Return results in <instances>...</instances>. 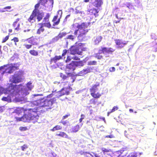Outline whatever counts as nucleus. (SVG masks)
I'll use <instances>...</instances> for the list:
<instances>
[{
	"mask_svg": "<svg viewBox=\"0 0 157 157\" xmlns=\"http://www.w3.org/2000/svg\"><path fill=\"white\" fill-rule=\"evenodd\" d=\"M6 91L10 94L7 97H3L2 100L8 102H11V98L14 96L18 94L24 96L28 94L27 89L24 88L22 84L16 85L10 83L6 89Z\"/></svg>",
	"mask_w": 157,
	"mask_h": 157,
	"instance_id": "f257e3e1",
	"label": "nucleus"
},
{
	"mask_svg": "<svg viewBox=\"0 0 157 157\" xmlns=\"http://www.w3.org/2000/svg\"><path fill=\"white\" fill-rule=\"evenodd\" d=\"M24 122H29L33 121V122L37 121L39 116L37 112L34 109H27L23 115Z\"/></svg>",
	"mask_w": 157,
	"mask_h": 157,
	"instance_id": "f03ea898",
	"label": "nucleus"
},
{
	"mask_svg": "<svg viewBox=\"0 0 157 157\" xmlns=\"http://www.w3.org/2000/svg\"><path fill=\"white\" fill-rule=\"evenodd\" d=\"M114 51L115 49L111 47H101V49H99L98 52L95 54V57L98 59H101L103 58L102 53L112 54Z\"/></svg>",
	"mask_w": 157,
	"mask_h": 157,
	"instance_id": "7ed1b4c3",
	"label": "nucleus"
},
{
	"mask_svg": "<svg viewBox=\"0 0 157 157\" xmlns=\"http://www.w3.org/2000/svg\"><path fill=\"white\" fill-rule=\"evenodd\" d=\"M22 77V73L20 71H19L17 73H15L12 76L9 81L11 82V83L12 84L18 83L22 81L23 79Z\"/></svg>",
	"mask_w": 157,
	"mask_h": 157,
	"instance_id": "20e7f679",
	"label": "nucleus"
},
{
	"mask_svg": "<svg viewBox=\"0 0 157 157\" xmlns=\"http://www.w3.org/2000/svg\"><path fill=\"white\" fill-rule=\"evenodd\" d=\"M99 86V83L94 85L90 89V95L94 98H98L101 96V94L99 92H97L96 93H95L96 91L98 90V87Z\"/></svg>",
	"mask_w": 157,
	"mask_h": 157,
	"instance_id": "39448f33",
	"label": "nucleus"
},
{
	"mask_svg": "<svg viewBox=\"0 0 157 157\" xmlns=\"http://www.w3.org/2000/svg\"><path fill=\"white\" fill-rule=\"evenodd\" d=\"M90 24V23H86L85 22H83L81 24H78L77 26L78 29L75 30L74 34L75 36H77L78 35V31L79 30H87L88 33L89 30V29H88V28Z\"/></svg>",
	"mask_w": 157,
	"mask_h": 157,
	"instance_id": "423d86ee",
	"label": "nucleus"
},
{
	"mask_svg": "<svg viewBox=\"0 0 157 157\" xmlns=\"http://www.w3.org/2000/svg\"><path fill=\"white\" fill-rule=\"evenodd\" d=\"M56 100L55 98H53L49 99H46L44 101L42 107H46V109H51L53 104L55 103Z\"/></svg>",
	"mask_w": 157,
	"mask_h": 157,
	"instance_id": "0eeeda50",
	"label": "nucleus"
},
{
	"mask_svg": "<svg viewBox=\"0 0 157 157\" xmlns=\"http://www.w3.org/2000/svg\"><path fill=\"white\" fill-rule=\"evenodd\" d=\"M4 65L5 69L2 72L3 74H11L13 73L14 71L18 69V67H16L12 64H7Z\"/></svg>",
	"mask_w": 157,
	"mask_h": 157,
	"instance_id": "6e6552de",
	"label": "nucleus"
},
{
	"mask_svg": "<svg viewBox=\"0 0 157 157\" xmlns=\"http://www.w3.org/2000/svg\"><path fill=\"white\" fill-rule=\"evenodd\" d=\"M76 43H75V45L71 46L69 48V50L70 51V54L73 55H82V52L79 50V47L76 45Z\"/></svg>",
	"mask_w": 157,
	"mask_h": 157,
	"instance_id": "1a4fd4ad",
	"label": "nucleus"
},
{
	"mask_svg": "<svg viewBox=\"0 0 157 157\" xmlns=\"http://www.w3.org/2000/svg\"><path fill=\"white\" fill-rule=\"evenodd\" d=\"M50 17V14L49 13H47L45 16L44 18L43 22L40 23V24L44 25V26L50 29L51 27V25L49 21V19Z\"/></svg>",
	"mask_w": 157,
	"mask_h": 157,
	"instance_id": "9d476101",
	"label": "nucleus"
},
{
	"mask_svg": "<svg viewBox=\"0 0 157 157\" xmlns=\"http://www.w3.org/2000/svg\"><path fill=\"white\" fill-rule=\"evenodd\" d=\"M87 33V30H79L77 36L78 40L81 41L84 40L86 37V34Z\"/></svg>",
	"mask_w": 157,
	"mask_h": 157,
	"instance_id": "9b49d317",
	"label": "nucleus"
},
{
	"mask_svg": "<svg viewBox=\"0 0 157 157\" xmlns=\"http://www.w3.org/2000/svg\"><path fill=\"white\" fill-rule=\"evenodd\" d=\"M40 4L45 7H52L54 3L53 0H40Z\"/></svg>",
	"mask_w": 157,
	"mask_h": 157,
	"instance_id": "f8f14e48",
	"label": "nucleus"
},
{
	"mask_svg": "<svg viewBox=\"0 0 157 157\" xmlns=\"http://www.w3.org/2000/svg\"><path fill=\"white\" fill-rule=\"evenodd\" d=\"M69 93V91L68 90L67 88L63 87L60 91L57 92V94L56 96V98H59L64 95H68Z\"/></svg>",
	"mask_w": 157,
	"mask_h": 157,
	"instance_id": "ddd939ff",
	"label": "nucleus"
},
{
	"mask_svg": "<svg viewBox=\"0 0 157 157\" xmlns=\"http://www.w3.org/2000/svg\"><path fill=\"white\" fill-rule=\"evenodd\" d=\"M66 71L69 72L73 71L76 68V65L74 61L72 62L69 64H67L66 66Z\"/></svg>",
	"mask_w": 157,
	"mask_h": 157,
	"instance_id": "4468645a",
	"label": "nucleus"
},
{
	"mask_svg": "<svg viewBox=\"0 0 157 157\" xmlns=\"http://www.w3.org/2000/svg\"><path fill=\"white\" fill-rule=\"evenodd\" d=\"M103 4L102 0H94V2H91V4L97 8L101 7Z\"/></svg>",
	"mask_w": 157,
	"mask_h": 157,
	"instance_id": "2eb2a0df",
	"label": "nucleus"
},
{
	"mask_svg": "<svg viewBox=\"0 0 157 157\" xmlns=\"http://www.w3.org/2000/svg\"><path fill=\"white\" fill-rule=\"evenodd\" d=\"M27 40L29 43L32 44V45H37L38 44V39L34 37H32L27 39Z\"/></svg>",
	"mask_w": 157,
	"mask_h": 157,
	"instance_id": "dca6fc26",
	"label": "nucleus"
},
{
	"mask_svg": "<svg viewBox=\"0 0 157 157\" xmlns=\"http://www.w3.org/2000/svg\"><path fill=\"white\" fill-rule=\"evenodd\" d=\"M92 69L90 67H87V68L83 69L81 71H80L78 73V75L79 76H83L86 74L91 72Z\"/></svg>",
	"mask_w": 157,
	"mask_h": 157,
	"instance_id": "f3484780",
	"label": "nucleus"
},
{
	"mask_svg": "<svg viewBox=\"0 0 157 157\" xmlns=\"http://www.w3.org/2000/svg\"><path fill=\"white\" fill-rule=\"evenodd\" d=\"M20 20V18H17L13 22L12 25L13 27L14 28L15 30L18 31L20 29V24H17V22Z\"/></svg>",
	"mask_w": 157,
	"mask_h": 157,
	"instance_id": "a211bd4d",
	"label": "nucleus"
},
{
	"mask_svg": "<svg viewBox=\"0 0 157 157\" xmlns=\"http://www.w3.org/2000/svg\"><path fill=\"white\" fill-rule=\"evenodd\" d=\"M36 12L35 10H33L29 18L28 19V21L29 22L33 23V21H35V18L36 17Z\"/></svg>",
	"mask_w": 157,
	"mask_h": 157,
	"instance_id": "6ab92c4d",
	"label": "nucleus"
},
{
	"mask_svg": "<svg viewBox=\"0 0 157 157\" xmlns=\"http://www.w3.org/2000/svg\"><path fill=\"white\" fill-rule=\"evenodd\" d=\"M115 41L116 44L120 48H123L127 44V43H123L121 40L120 39L115 40Z\"/></svg>",
	"mask_w": 157,
	"mask_h": 157,
	"instance_id": "aec40b11",
	"label": "nucleus"
},
{
	"mask_svg": "<svg viewBox=\"0 0 157 157\" xmlns=\"http://www.w3.org/2000/svg\"><path fill=\"white\" fill-rule=\"evenodd\" d=\"M87 12H89V14L91 15H94L95 17L98 15V14H97L98 13V11L97 9L94 8L88 10Z\"/></svg>",
	"mask_w": 157,
	"mask_h": 157,
	"instance_id": "412c9836",
	"label": "nucleus"
},
{
	"mask_svg": "<svg viewBox=\"0 0 157 157\" xmlns=\"http://www.w3.org/2000/svg\"><path fill=\"white\" fill-rule=\"evenodd\" d=\"M58 16L57 15L55 16L52 20V22H53V26H55L59 25L60 22V18L58 19Z\"/></svg>",
	"mask_w": 157,
	"mask_h": 157,
	"instance_id": "4be33fe9",
	"label": "nucleus"
},
{
	"mask_svg": "<svg viewBox=\"0 0 157 157\" xmlns=\"http://www.w3.org/2000/svg\"><path fill=\"white\" fill-rule=\"evenodd\" d=\"M27 109H25L23 107H18L15 110V112L17 114H20L23 112L24 113Z\"/></svg>",
	"mask_w": 157,
	"mask_h": 157,
	"instance_id": "5701e85b",
	"label": "nucleus"
},
{
	"mask_svg": "<svg viewBox=\"0 0 157 157\" xmlns=\"http://www.w3.org/2000/svg\"><path fill=\"white\" fill-rule=\"evenodd\" d=\"M56 136H57L60 137L62 138L69 139L68 136L65 132H60L59 133H57Z\"/></svg>",
	"mask_w": 157,
	"mask_h": 157,
	"instance_id": "b1692460",
	"label": "nucleus"
},
{
	"mask_svg": "<svg viewBox=\"0 0 157 157\" xmlns=\"http://www.w3.org/2000/svg\"><path fill=\"white\" fill-rule=\"evenodd\" d=\"M39 25H40V27L36 31V34L38 35H40L42 33H43L44 31V29L43 28L44 26V25L43 24H39Z\"/></svg>",
	"mask_w": 157,
	"mask_h": 157,
	"instance_id": "393cba45",
	"label": "nucleus"
},
{
	"mask_svg": "<svg viewBox=\"0 0 157 157\" xmlns=\"http://www.w3.org/2000/svg\"><path fill=\"white\" fill-rule=\"evenodd\" d=\"M62 59V56H55L54 57L50 59V63H56L57 61Z\"/></svg>",
	"mask_w": 157,
	"mask_h": 157,
	"instance_id": "a878e982",
	"label": "nucleus"
},
{
	"mask_svg": "<svg viewBox=\"0 0 157 157\" xmlns=\"http://www.w3.org/2000/svg\"><path fill=\"white\" fill-rule=\"evenodd\" d=\"M36 14L38 21H40L44 17V13H40V11H39L36 12Z\"/></svg>",
	"mask_w": 157,
	"mask_h": 157,
	"instance_id": "bb28decb",
	"label": "nucleus"
},
{
	"mask_svg": "<svg viewBox=\"0 0 157 157\" xmlns=\"http://www.w3.org/2000/svg\"><path fill=\"white\" fill-rule=\"evenodd\" d=\"M80 129L79 125L77 124L72 127L71 129V132L75 133L78 132Z\"/></svg>",
	"mask_w": 157,
	"mask_h": 157,
	"instance_id": "cd10ccee",
	"label": "nucleus"
},
{
	"mask_svg": "<svg viewBox=\"0 0 157 157\" xmlns=\"http://www.w3.org/2000/svg\"><path fill=\"white\" fill-rule=\"evenodd\" d=\"M67 34V33L65 32L60 33L55 38H56V40H58L60 39H61L63 37L65 36Z\"/></svg>",
	"mask_w": 157,
	"mask_h": 157,
	"instance_id": "c85d7f7f",
	"label": "nucleus"
},
{
	"mask_svg": "<svg viewBox=\"0 0 157 157\" xmlns=\"http://www.w3.org/2000/svg\"><path fill=\"white\" fill-rule=\"evenodd\" d=\"M29 53L32 56H37L38 55V52L34 49L30 50L29 51Z\"/></svg>",
	"mask_w": 157,
	"mask_h": 157,
	"instance_id": "c756f323",
	"label": "nucleus"
},
{
	"mask_svg": "<svg viewBox=\"0 0 157 157\" xmlns=\"http://www.w3.org/2000/svg\"><path fill=\"white\" fill-rule=\"evenodd\" d=\"M101 150L104 154H106L108 155H109V153L111 151V150L110 149H106L104 147L101 148Z\"/></svg>",
	"mask_w": 157,
	"mask_h": 157,
	"instance_id": "7c9ffc66",
	"label": "nucleus"
},
{
	"mask_svg": "<svg viewBox=\"0 0 157 157\" xmlns=\"http://www.w3.org/2000/svg\"><path fill=\"white\" fill-rule=\"evenodd\" d=\"M76 65V67L78 66L82 67L84 65V63L82 61H74Z\"/></svg>",
	"mask_w": 157,
	"mask_h": 157,
	"instance_id": "2f4dec72",
	"label": "nucleus"
},
{
	"mask_svg": "<svg viewBox=\"0 0 157 157\" xmlns=\"http://www.w3.org/2000/svg\"><path fill=\"white\" fill-rule=\"evenodd\" d=\"M62 127L60 125H57L54 127L52 129H51V131L54 132L55 131L60 130L62 129Z\"/></svg>",
	"mask_w": 157,
	"mask_h": 157,
	"instance_id": "473e14b6",
	"label": "nucleus"
},
{
	"mask_svg": "<svg viewBox=\"0 0 157 157\" xmlns=\"http://www.w3.org/2000/svg\"><path fill=\"white\" fill-rule=\"evenodd\" d=\"M102 39V37L101 36H98L96 37V38L94 40L95 43L96 44H98L101 41Z\"/></svg>",
	"mask_w": 157,
	"mask_h": 157,
	"instance_id": "72a5a7b5",
	"label": "nucleus"
},
{
	"mask_svg": "<svg viewBox=\"0 0 157 157\" xmlns=\"http://www.w3.org/2000/svg\"><path fill=\"white\" fill-rule=\"evenodd\" d=\"M76 36H75L74 35H70L67 36V37L65 39H70L73 40L75 39V38L76 37Z\"/></svg>",
	"mask_w": 157,
	"mask_h": 157,
	"instance_id": "f704fd0d",
	"label": "nucleus"
},
{
	"mask_svg": "<svg viewBox=\"0 0 157 157\" xmlns=\"http://www.w3.org/2000/svg\"><path fill=\"white\" fill-rule=\"evenodd\" d=\"M97 102V101L94 98H92L90 100V104H93L95 105Z\"/></svg>",
	"mask_w": 157,
	"mask_h": 157,
	"instance_id": "c9c22d12",
	"label": "nucleus"
},
{
	"mask_svg": "<svg viewBox=\"0 0 157 157\" xmlns=\"http://www.w3.org/2000/svg\"><path fill=\"white\" fill-rule=\"evenodd\" d=\"M40 4V2L39 1V2L35 6V9L33 10H35L36 11V13L37 12L39 11L37 9L39 7Z\"/></svg>",
	"mask_w": 157,
	"mask_h": 157,
	"instance_id": "e433bc0d",
	"label": "nucleus"
},
{
	"mask_svg": "<svg viewBox=\"0 0 157 157\" xmlns=\"http://www.w3.org/2000/svg\"><path fill=\"white\" fill-rule=\"evenodd\" d=\"M60 76L64 80L67 79L68 77V76L64 75L62 73H60Z\"/></svg>",
	"mask_w": 157,
	"mask_h": 157,
	"instance_id": "4c0bfd02",
	"label": "nucleus"
},
{
	"mask_svg": "<svg viewBox=\"0 0 157 157\" xmlns=\"http://www.w3.org/2000/svg\"><path fill=\"white\" fill-rule=\"evenodd\" d=\"M5 65H3L2 66H1L0 67V75H3L4 74L3 73V70H4L5 69Z\"/></svg>",
	"mask_w": 157,
	"mask_h": 157,
	"instance_id": "58836bf2",
	"label": "nucleus"
},
{
	"mask_svg": "<svg viewBox=\"0 0 157 157\" xmlns=\"http://www.w3.org/2000/svg\"><path fill=\"white\" fill-rule=\"evenodd\" d=\"M15 118L17 121H22L24 122V121L23 120L24 119L23 116L21 117H15Z\"/></svg>",
	"mask_w": 157,
	"mask_h": 157,
	"instance_id": "ea45409f",
	"label": "nucleus"
},
{
	"mask_svg": "<svg viewBox=\"0 0 157 157\" xmlns=\"http://www.w3.org/2000/svg\"><path fill=\"white\" fill-rule=\"evenodd\" d=\"M19 130L21 131H24L27 130V128L26 127H20L19 128Z\"/></svg>",
	"mask_w": 157,
	"mask_h": 157,
	"instance_id": "a19ab883",
	"label": "nucleus"
},
{
	"mask_svg": "<svg viewBox=\"0 0 157 157\" xmlns=\"http://www.w3.org/2000/svg\"><path fill=\"white\" fill-rule=\"evenodd\" d=\"M28 146L25 144H24L23 146L21 147V150L22 151H24L26 149L28 148Z\"/></svg>",
	"mask_w": 157,
	"mask_h": 157,
	"instance_id": "79ce46f5",
	"label": "nucleus"
},
{
	"mask_svg": "<svg viewBox=\"0 0 157 157\" xmlns=\"http://www.w3.org/2000/svg\"><path fill=\"white\" fill-rule=\"evenodd\" d=\"M97 64V62L95 61H90L88 63L89 65H95Z\"/></svg>",
	"mask_w": 157,
	"mask_h": 157,
	"instance_id": "37998d69",
	"label": "nucleus"
},
{
	"mask_svg": "<svg viewBox=\"0 0 157 157\" xmlns=\"http://www.w3.org/2000/svg\"><path fill=\"white\" fill-rule=\"evenodd\" d=\"M24 45L27 49H28L31 48H32V44H24Z\"/></svg>",
	"mask_w": 157,
	"mask_h": 157,
	"instance_id": "c03bdc74",
	"label": "nucleus"
},
{
	"mask_svg": "<svg viewBox=\"0 0 157 157\" xmlns=\"http://www.w3.org/2000/svg\"><path fill=\"white\" fill-rule=\"evenodd\" d=\"M11 40L13 41L15 43V44L16 45V43L19 41V39L17 37H14Z\"/></svg>",
	"mask_w": 157,
	"mask_h": 157,
	"instance_id": "a18cd8bd",
	"label": "nucleus"
},
{
	"mask_svg": "<svg viewBox=\"0 0 157 157\" xmlns=\"http://www.w3.org/2000/svg\"><path fill=\"white\" fill-rule=\"evenodd\" d=\"M9 37V35L6 36L4 38L2 39V43H4L7 40H8Z\"/></svg>",
	"mask_w": 157,
	"mask_h": 157,
	"instance_id": "49530a36",
	"label": "nucleus"
},
{
	"mask_svg": "<svg viewBox=\"0 0 157 157\" xmlns=\"http://www.w3.org/2000/svg\"><path fill=\"white\" fill-rule=\"evenodd\" d=\"M60 123H62L63 125L66 126L69 123V122L67 121H62Z\"/></svg>",
	"mask_w": 157,
	"mask_h": 157,
	"instance_id": "de8ad7c7",
	"label": "nucleus"
},
{
	"mask_svg": "<svg viewBox=\"0 0 157 157\" xmlns=\"http://www.w3.org/2000/svg\"><path fill=\"white\" fill-rule=\"evenodd\" d=\"M132 4L130 2H128L127 3V7L129 9L132 8Z\"/></svg>",
	"mask_w": 157,
	"mask_h": 157,
	"instance_id": "09e8293b",
	"label": "nucleus"
},
{
	"mask_svg": "<svg viewBox=\"0 0 157 157\" xmlns=\"http://www.w3.org/2000/svg\"><path fill=\"white\" fill-rule=\"evenodd\" d=\"M67 51L66 49H64L63 51V53L62 55V57L65 56L67 52Z\"/></svg>",
	"mask_w": 157,
	"mask_h": 157,
	"instance_id": "8fccbe9b",
	"label": "nucleus"
},
{
	"mask_svg": "<svg viewBox=\"0 0 157 157\" xmlns=\"http://www.w3.org/2000/svg\"><path fill=\"white\" fill-rule=\"evenodd\" d=\"M118 109V108L117 106H114L111 110V111L112 113L114 112L115 110H117Z\"/></svg>",
	"mask_w": 157,
	"mask_h": 157,
	"instance_id": "3c124183",
	"label": "nucleus"
},
{
	"mask_svg": "<svg viewBox=\"0 0 157 157\" xmlns=\"http://www.w3.org/2000/svg\"><path fill=\"white\" fill-rule=\"evenodd\" d=\"M62 83V85H63L64 86H65V85H67L68 86V87L70 88V86H69V82H63Z\"/></svg>",
	"mask_w": 157,
	"mask_h": 157,
	"instance_id": "603ef678",
	"label": "nucleus"
},
{
	"mask_svg": "<svg viewBox=\"0 0 157 157\" xmlns=\"http://www.w3.org/2000/svg\"><path fill=\"white\" fill-rule=\"evenodd\" d=\"M109 71L110 72H114L115 70V68L114 67H112L110 68L109 69Z\"/></svg>",
	"mask_w": 157,
	"mask_h": 157,
	"instance_id": "864d4df0",
	"label": "nucleus"
},
{
	"mask_svg": "<svg viewBox=\"0 0 157 157\" xmlns=\"http://www.w3.org/2000/svg\"><path fill=\"white\" fill-rule=\"evenodd\" d=\"M153 47L155 51V52H157V43Z\"/></svg>",
	"mask_w": 157,
	"mask_h": 157,
	"instance_id": "5fc2aeb1",
	"label": "nucleus"
},
{
	"mask_svg": "<svg viewBox=\"0 0 157 157\" xmlns=\"http://www.w3.org/2000/svg\"><path fill=\"white\" fill-rule=\"evenodd\" d=\"M72 59L75 60H79L80 58L77 56H74L72 57Z\"/></svg>",
	"mask_w": 157,
	"mask_h": 157,
	"instance_id": "6e6d98bb",
	"label": "nucleus"
},
{
	"mask_svg": "<svg viewBox=\"0 0 157 157\" xmlns=\"http://www.w3.org/2000/svg\"><path fill=\"white\" fill-rule=\"evenodd\" d=\"M70 114L69 113H68L67 114H66L62 118V119L63 120H64L67 117H68L70 116Z\"/></svg>",
	"mask_w": 157,
	"mask_h": 157,
	"instance_id": "4d7b16f0",
	"label": "nucleus"
},
{
	"mask_svg": "<svg viewBox=\"0 0 157 157\" xmlns=\"http://www.w3.org/2000/svg\"><path fill=\"white\" fill-rule=\"evenodd\" d=\"M71 58L70 56H67V58L66 60V62H69L71 60Z\"/></svg>",
	"mask_w": 157,
	"mask_h": 157,
	"instance_id": "13d9d810",
	"label": "nucleus"
},
{
	"mask_svg": "<svg viewBox=\"0 0 157 157\" xmlns=\"http://www.w3.org/2000/svg\"><path fill=\"white\" fill-rule=\"evenodd\" d=\"M105 138H112L114 137V136L113 135H107L105 136Z\"/></svg>",
	"mask_w": 157,
	"mask_h": 157,
	"instance_id": "bf43d9fd",
	"label": "nucleus"
},
{
	"mask_svg": "<svg viewBox=\"0 0 157 157\" xmlns=\"http://www.w3.org/2000/svg\"><path fill=\"white\" fill-rule=\"evenodd\" d=\"M49 157H59L56 155H54L52 153L51 155H49Z\"/></svg>",
	"mask_w": 157,
	"mask_h": 157,
	"instance_id": "052dcab7",
	"label": "nucleus"
},
{
	"mask_svg": "<svg viewBox=\"0 0 157 157\" xmlns=\"http://www.w3.org/2000/svg\"><path fill=\"white\" fill-rule=\"evenodd\" d=\"M4 107L3 106H0V113L2 112L4 110Z\"/></svg>",
	"mask_w": 157,
	"mask_h": 157,
	"instance_id": "680f3d73",
	"label": "nucleus"
},
{
	"mask_svg": "<svg viewBox=\"0 0 157 157\" xmlns=\"http://www.w3.org/2000/svg\"><path fill=\"white\" fill-rule=\"evenodd\" d=\"M11 8V6H6L4 8V9H10Z\"/></svg>",
	"mask_w": 157,
	"mask_h": 157,
	"instance_id": "e2e57ef3",
	"label": "nucleus"
},
{
	"mask_svg": "<svg viewBox=\"0 0 157 157\" xmlns=\"http://www.w3.org/2000/svg\"><path fill=\"white\" fill-rule=\"evenodd\" d=\"M3 88L2 87H0V96L1 95V94H2V91L3 90Z\"/></svg>",
	"mask_w": 157,
	"mask_h": 157,
	"instance_id": "0e129e2a",
	"label": "nucleus"
},
{
	"mask_svg": "<svg viewBox=\"0 0 157 157\" xmlns=\"http://www.w3.org/2000/svg\"><path fill=\"white\" fill-rule=\"evenodd\" d=\"M67 74L68 75H69V76H71L73 74L71 73H67Z\"/></svg>",
	"mask_w": 157,
	"mask_h": 157,
	"instance_id": "69168bd1",
	"label": "nucleus"
},
{
	"mask_svg": "<svg viewBox=\"0 0 157 157\" xmlns=\"http://www.w3.org/2000/svg\"><path fill=\"white\" fill-rule=\"evenodd\" d=\"M53 96V94H50L48 95L47 96V98H49L52 97Z\"/></svg>",
	"mask_w": 157,
	"mask_h": 157,
	"instance_id": "338daca9",
	"label": "nucleus"
},
{
	"mask_svg": "<svg viewBox=\"0 0 157 157\" xmlns=\"http://www.w3.org/2000/svg\"><path fill=\"white\" fill-rule=\"evenodd\" d=\"M117 157H125L124 156L122 155H118Z\"/></svg>",
	"mask_w": 157,
	"mask_h": 157,
	"instance_id": "774afa93",
	"label": "nucleus"
}]
</instances>
